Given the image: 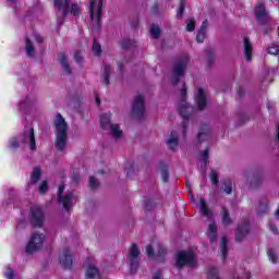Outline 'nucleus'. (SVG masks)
Returning a JSON list of instances; mask_svg holds the SVG:
<instances>
[{
  "mask_svg": "<svg viewBox=\"0 0 279 279\" xmlns=\"http://www.w3.org/2000/svg\"><path fill=\"white\" fill-rule=\"evenodd\" d=\"M53 128L56 133L54 147L58 151H64L66 145H69V125L64 118H62V114H56Z\"/></svg>",
  "mask_w": 279,
  "mask_h": 279,
  "instance_id": "nucleus-1",
  "label": "nucleus"
},
{
  "mask_svg": "<svg viewBox=\"0 0 279 279\" xmlns=\"http://www.w3.org/2000/svg\"><path fill=\"white\" fill-rule=\"evenodd\" d=\"M23 145H29L32 151H36V137L34 136V129H28L19 137H12L9 141V149H19Z\"/></svg>",
  "mask_w": 279,
  "mask_h": 279,
  "instance_id": "nucleus-2",
  "label": "nucleus"
},
{
  "mask_svg": "<svg viewBox=\"0 0 279 279\" xmlns=\"http://www.w3.org/2000/svg\"><path fill=\"white\" fill-rule=\"evenodd\" d=\"M57 199L59 204L63 205L64 210H71L72 206H75V203L77 202V196H75L73 191H68L64 193V185H60Z\"/></svg>",
  "mask_w": 279,
  "mask_h": 279,
  "instance_id": "nucleus-3",
  "label": "nucleus"
},
{
  "mask_svg": "<svg viewBox=\"0 0 279 279\" xmlns=\"http://www.w3.org/2000/svg\"><path fill=\"white\" fill-rule=\"evenodd\" d=\"M104 10V0H92L89 3V17L96 29H99L101 23V12Z\"/></svg>",
  "mask_w": 279,
  "mask_h": 279,
  "instance_id": "nucleus-4",
  "label": "nucleus"
},
{
  "mask_svg": "<svg viewBox=\"0 0 279 279\" xmlns=\"http://www.w3.org/2000/svg\"><path fill=\"white\" fill-rule=\"evenodd\" d=\"M71 3V0H54V8L56 10H59V12L62 13L63 16H66L69 12L73 16H80L81 9L77 3H72L71 9H69V4Z\"/></svg>",
  "mask_w": 279,
  "mask_h": 279,
  "instance_id": "nucleus-5",
  "label": "nucleus"
},
{
  "mask_svg": "<svg viewBox=\"0 0 279 279\" xmlns=\"http://www.w3.org/2000/svg\"><path fill=\"white\" fill-rule=\"evenodd\" d=\"M45 241H47V236L45 234L39 232L33 233L26 245V254H34V252H38V250L45 245Z\"/></svg>",
  "mask_w": 279,
  "mask_h": 279,
  "instance_id": "nucleus-6",
  "label": "nucleus"
},
{
  "mask_svg": "<svg viewBox=\"0 0 279 279\" xmlns=\"http://www.w3.org/2000/svg\"><path fill=\"white\" fill-rule=\"evenodd\" d=\"M100 125L104 130H109L113 138H121V136H123V131L119 124L110 123V113H104L100 116Z\"/></svg>",
  "mask_w": 279,
  "mask_h": 279,
  "instance_id": "nucleus-7",
  "label": "nucleus"
},
{
  "mask_svg": "<svg viewBox=\"0 0 279 279\" xmlns=\"http://www.w3.org/2000/svg\"><path fill=\"white\" fill-rule=\"evenodd\" d=\"M195 263H197V258H195L194 250L182 251L177 254L178 267H184V265H187V267H193Z\"/></svg>",
  "mask_w": 279,
  "mask_h": 279,
  "instance_id": "nucleus-8",
  "label": "nucleus"
},
{
  "mask_svg": "<svg viewBox=\"0 0 279 279\" xmlns=\"http://www.w3.org/2000/svg\"><path fill=\"white\" fill-rule=\"evenodd\" d=\"M31 221L35 228H43V221L45 220V214L43 213V208L33 207L31 209Z\"/></svg>",
  "mask_w": 279,
  "mask_h": 279,
  "instance_id": "nucleus-9",
  "label": "nucleus"
},
{
  "mask_svg": "<svg viewBox=\"0 0 279 279\" xmlns=\"http://www.w3.org/2000/svg\"><path fill=\"white\" fill-rule=\"evenodd\" d=\"M138 256H141V250H138V245L133 244L129 248V253L126 255V260L131 265V269H136L138 267Z\"/></svg>",
  "mask_w": 279,
  "mask_h": 279,
  "instance_id": "nucleus-10",
  "label": "nucleus"
},
{
  "mask_svg": "<svg viewBox=\"0 0 279 279\" xmlns=\"http://www.w3.org/2000/svg\"><path fill=\"white\" fill-rule=\"evenodd\" d=\"M34 43H43V37L38 34H33L31 37L26 38V54L29 58H34L35 56Z\"/></svg>",
  "mask_w": 279,
  "mask_h": 279,
  "instance_id": "nucleus-11",
  "label": "nucleus"
},
{
  "mask_svg": "<svg viewBox=\"0 0 279 279\" xmlns=\"http://www.w3.org/2000/svg\"><path fill=\"white\" fill-rule=\"evenodd\" d=\"M255 16L259 25H265V23L269 21V14L267 13V10H265V5L263 3L256 4Z\"/></svg>",
  "mask_w": 279,
  "mask_h": 279,
  "instance_id": "nucleus-12",
  "label": "nucleus"
},
{
  "mask_svg": "<svg viewBox=\"0 0 279 279\" xmlns=\"http://www.w3.org/2000/svg\"><path fill=\"white\" fill-rule=\"evenodd\" d=\"M85 276L87 279H101V275L99 274V268L95 266V264L88 260L85 264Z\"/></svg>",
  "mask_w": 279,
  "mask_h": 279,
  "instance_id": "nucleus-13",
  "label": "nucleus"
},
{
  "mask_svg": "<svg viewBox=\"0 0 279 279\" xmlns=\"http://www.w3.org/2000/svg\"><path fill=\"white\" fill-rule=\"evenodd\" d=\"M189 62V59H183L174 64V68L172 70L174 82H178L182 75H184V71H186V64Z\"/></svg>",
  "mask_w": 279,
  "mask_h": 279,
  "instance_id": "nucleus-14",
  "label": "nucleus"
},
{
  "mask_svg": "<svg viewBox=\"0 0 279 279\" xmlns=\"http://www.w3.org/2000/svg\"><path fill=\"white\" fill-rule=\"evenodd\" d=\"M59 262L62 267H64L65 269H70L71 265H73V258L69 248H63L60 252Z\"/></svg>",
  "mask_w": 279,
  "mask_h": 279,
  "instance_id": "nucleus-15",
  "label": "nucleus"
},
{
  "mask_svg": "<svg viewBox=\"0 0 279 279\" xmlns=\"http://www.w3.org/2000/svg\"><path fill=\"white\" fill-rule=\"evenodd\" d=\"M195 101L198 110H204V108H206L207 100H206V93L204 92V89L199 87L196 88Z\"/></svg>",
  "mask_w": 279,
  "mask_h": 279,
  "instance_id": "nucleus-16",
  "label": "nucleus"
},
{
  "mask_svg": "<svg viewBox=\"0 0 279 279\" xmlns=\"http://www.w3.org/2000/svg\"><path fill=\"white\" fill-rule=\"evenodd\" d=\"M133 112L135 114H143V112H145V100L143 99V96L138 95L135 97L133 102Z\"/></svg>",
  "mask_w": 279,
  "mask_h": 279,
  "instance_id": "nucleus-17",
  "label": "nucleus"
},
{
  "mask_svg": "<svg viewBox=\"0 0 279 279\" xmlns=\"http://www.w3.org/2000/svg\"><path fill=\"white\" fill-rule=\"evenodd\" d=\"M247 232H250V225L247 222L240 225L235 231L236 241H243L247 236Z\"/></svg>",
  "mask_w": 279,
  "mask_h": 279,
  "instance_id": "nucleus-18",
  "label": "nucleus"
},
{
  "mask_svg": "<svg viewBox=\"0 0 279 279\" xmlns=\"http://www.w3.org/2000/svg\"><path fill=\"white\" fill-rule=\"evenodd\" d=\"M254 51V47L247 37L244 38V57L247 62H252V52Z\"/></svg>",
  "mask_w": 279,
  "mask_h": 279,
  "instance_id": "nucleus-19",
  "label": "nucleus"
},
{
  "mask_svg": "<svg viewBox=\"0 0 279 279\" xmlns=\"http://www.w3.org/2000/svg\"><path fill=\"white\" fill-rule=\"evenodd\" d=\"M58 62H60L64 73L70 74L71 73V68H69V61L66 59V54H64V52H60L58 54Z\"/></svg>",
  "mask_w": 279,
  "mask_h": 279,
  "instance_id": "nucleus-20",
  "label": "nucleus"
},
{
  "mask_svg": "<svg viewBox=\"0 0 279 279\" xmlns=\"http://www.w3.org/2000/svg\"><path fill=\"white\" fill-rule=\"evenodd\" d=\"M207 236L210 243H215L217 241V223L210 222L207 230Z\"/></svg>",
  "mask_w": 279,
  "mask_h": 279,
  "instance_id": "nucleus-21",
  "label": "nucleus"
},
{
  "mask_svg": "<svg viewBox=\"0 0 279 279\" xmlns=\"http://www.w3.org/2000/svg\"><path fill=\"white\" fill-rule=\"evenodd\" d=\"M198 207L204 217H207V219H210V217H213V213H210V209H208V206L206 205V201H204L203 198L198 199Z\"/></svg>",
  "mask_w": 279,
  "mask_h": 279,
  "instance_id": "nucleus-22",
  "label": "nucleus"
},
{
  "mask_svg": "<svg viewBox=\"0 0 279 279\" xmlns=\"http://www.w3.org/2000/svg\"><path fill=\"white\" fill-rule=\"evenodd\" d=\"M193 111V108H191L189 106V104L186 102H182L181 107L179 108V112L181 114L182 118L184 119H189V113H191Z\"/></svg>",
  "mask_w": 279,
  "mask_h": 279,
  "instance_id": "nucleus-23",
  "label": "nucleus"
},
{
  "mask_svg": "<svg viewBox=\"0 0 279 279\" xmlns=\"http://www.w3.org/2000/svg\"><path fill=\"white\" fill-rule=\"evenodd\" d=\"M167 145L170 149H175L178 147V132H172L170 134Z\"/></svg>",
  "mask_w": 279,
  "mask_h": 279,
  "instance_id": "nucleus-24",
  "label": "nucleus"
},
{
  "mask_svg": "<svg viewBox=\"0 0 279 279\" xmlns=\"http://www.w3.org/2000/svg\"><path fill=\"white\" fill-rule=\"evenodd\" d=\"M206 25L207 23L204 22L203 25L199 27L198 33L196 35L197 43H204V39L206 38Z\"/></svg>",
  "mask_w": 279,
  "mask_h": 279,
  "instance_id": "nucleus-25",
  "label": "nucleus"
},
{
  "mask_svg": "<svg viewBox=\"0 0 279 279\" xmlns=\"http://www.w3.org/2000/svg\"><path fill=\"white\" fill-rule=\"evenodd\" d=\"M40 175H43L40 168H34L33 173L31 175V184H36V182L40 180Z\"/></svg>",
  "mask_w": 279,
  "mask_h": 279,
  "instance_id": "nucleus-26",
  "label": "nucleus"
},
{
  "mask_svg": "<svg viewBox=\"0 0 279 279\" xmlns=\"http://www.w3.org/2000/svg\"><path fill=\"white\" fill-rule=\"evenodd\" d=\"M31 106H34V100L31 98H24L20 104V110H26V108H31Z\"/></svg>",
  "mask_w": 279,
  "mask_h": 279,
  "instance_id": "nucleus-27",
  "label": "nucleus"
},
{
  "mask_svg": "<svg viewBox=\"0 0 279 279\" xmlns=\"http://www.w3.org/2000/svg\"><path fill=\"white\" fill-rule=\"evenodd\" d=\"M220 252L222 254V258H226L228 254V240L226 238H222L220 241Z\"/></svg>",
  "mask_w": 279,
  "mask_h": 279,
  "instance_id": "nucleus-28",
  "label": "nucleus"
},
{
  "mask_svg": "<svg viewBox=\"0 0 279 279\" xmlns=\"http://www.w3.org/2000/svg\"><path fill=\"white\" fill-rule=\"evenodd\" d=\"M222 223L225 226H230L232 223V219H230L227 208H222Z\"/></svg>",
  "mask_w": 279,
  "mask_h": 279,
  "instance_id": "nucleus-29",
  "label": "nucleus"
},
{
  "mask_svg": "<svg viewBox=\"0 0 279 279\" xmlns=\"http://www.w3.org/2000/svg\"><path fill=\"white\" fill-rule=\"evenodd\" d=\"M221 189L223 193H227V195H230V193H232V181L231 180L226 181Z\"/></svg>",
  "mask_w": 279,
  "mask_h": 279,
  "instance_id": "nucleus-30",
  "label": "nucleus"
},
{
  "mask_svg": "<svg viewBox=\"0 0 279 279\" xmlns=\"http://www.w3.org/2000/svg\"><path fill=\"white\" fill-rule=\"evenodd\" d=\"M104 82L105 84H110V81L108 80V77H110V71H112V68L110 65H105L104 66Z\"/></svg>",
  "mask_w": 279,
  "mask_h": 279,
  "instance_id": "nucleus-31",
  "label": "nucleus"
},
{
  "mask_svg": "<svg viewBox=\"0 0 279 279\" xmlns=\"http://www.w3.org/2000/svg\"><path fill=\"white\" fill-rule=\"evenodd\" d=\"M268 53L270 56H278V53H279V45L278 44H271L270 47H268Z\"/></svg>",
  "mask_w": 279,
  "mask_h": 279,
  "instance_id": "nucleus-32",
  "label": "nucleus"
},
{
  "mask_svg": "<svg viewBox=\"0 0 279 279\" xmlns=\"http://www.w3.org/2000/svg\"><path fill=\"white\" fill-rule=\"evenodd\" d=\"M150 35L153 36V38H159L160 37V27H158L156 25H151L150 26Z\"/></svg>",
  "mask_w": 279,
  "mask_h": 279,
  "instance_id": "nucleus-33",
  "label": "nucleus"
},
{
  "mask_svg": "<svg viewBox=\"0 0 279 279\" xmlns=\"http://www.w3.org/2000/svg\"><path fill=\"white\" fill-rule=\"evenodd\" d=\"M92 51L95 53V56H101V46L97 43V40H94Z\"/></svg>",
  "mask_w": 279,
  "mask_h": 279,
  "instance_id": "nucleus-34",
  "label": "nucleus"
},
{
  "mask_svg": "<svg viewBox=\"0 0 279 279\" xmlns=\"http://www.w3.org/2000/svg\"><path fill=\"white\" fill-rule=\"evenodd\" d=\"M186 31L194 32L195 31V20L190 19L186 21Z\"/></svg>",
  "mask_w": 279,
  "mask_h": 279,
  "instance_id": "nucleus-35",
  "label": "nucleus"
},
{
  "mask_svg": "<svg viewBox=\"0 0 279 279\" xmlns=\"http://www.w3.org/2000/svg\"><path fill=\"white\" fill-rule=\"evenodd\" d=\"M268 258L271 263H278V255H276L274 250H268Z\"/></svg>",
  "mask_w": 279,
  "mask_h": 279,
  "instance_id": "nucleus-36",
  "label": "nucleus"
},
{
  "mask_svg": "<svg viewBox=\"0 0 279 279\" xmlns=\"http://www.w3.org/2000/svg\"><path fill=\"white\" fill-rule=\"evenodd\" d=\"M202 169H204V167H206V162H208V149H205L202 154Z\"/></svg>",
  "mask_w": 279,
  "mask_h": 279,
  "instance_id": "nucleus-37",
  "label": "nucleus"
},
{
  "mask_svg": "<svg viewBox=\"0 0 279 279\" xmlns=\"http://www.w3.org/2000/svg\"><path fill=\"white\" fill-rule=\"evenodd\" d=\"M219 175L217 174V170H213L210 172V180L213 182V184L217 185V183L219 182Z\"/></svg>",
  "mask_w": 279,
  "mask_h": 279,
  "instance_id": "nucleus-38",
  "label": "nucleus"
},
{
  "mask_svg": "<svg viewBox=\"0 0 279 279\" xmlns=\"http://www.w3.org/2000/svg\"><path fill=\"white\" fill-rule=\"evenodd\" d=\"M89 186L90 189H97L99 186V181L95 177H89Z\"/></svg>",
  "mask_w": 279,
  "mask_h": 279,
  "instance_id": "nucleus-39",
  "label": "nucleus"
},
{
  "mask_svg": "<svg viewBox=\"0 0 279 279\" xmlns=\"http://www.w3.org/2000/svg\"><path fill=\"white\" fill-rule=\"evenodd\" d=\"M4 277L7 279H14V270H12L10 267L5 268Z\"/></svg>",
  "mask_w": 279,
  "mask_h": 279,
  "instance_id": "nucleus-40",
  "label": "nucleus"
},
{
  "mask_svg": "<svg viewBox=\"0 0 279 279\" xmlns=\"http://www.w3.org/2000/svg\"><path fill=\"white\" fill-rule=\"evenodd\" d=\"M208 277L211 279H220L216 268L209 269Z\"/></svg>",
  "mask_w": 279,
  "mask_h": 279,
  "instance_id": "nucleus-41",
  "label": "nucleus"
},
{
  "mask_svg": "<svg viewBox=\"0 0 279 279\" xmlns=\"http://www.w3.org/2000/svg\"><path fill=\"white\" fill-rule=\"evenodd\" d=\"M48 184L47 181H44L39 185V193H47Z\"/></svg>",
  "mask_w": 279,
  "mask_h": 279,
  "instance_id": "nucleus-42",
  "label": "nucleus"
},
{
  "mask_svg": "<svg viewBox=\"0 0 279 279\" xmlns=\"http://www.w3.org/2000/svg\"><path fill=\"white\" fill-rule=\"evenodd\" d=\"M183 12H184V2H181V3H180V7H179V10H178V12H177L178 19H182Z\"/></svg>",
  "mask_w": 279,
  "mask_h": 279,
  "instance_id": "nucleus-43",
  "label": "nucleus"
},
{
  "mask_svg": "<svg viewBox=\"0 0 279 279\" xmlns=\"http://www.w3.org/2000/svg\"><path fill=\"white\" fill-rule=\"evenodd\" d=\"M146 254L149 258H154V247L151 245L146 246Z\"/></svg>",
  "mask_w": 279,
  "mask_h": 279,
  "instance_id": "nucleus-44",
  "label": "nucleus"
},
{
  "mask_svg": "<svg viewBox=\"0 0 279 279\" xmlns=\"http://www.w3.org/2000/svg\"><path fill=\"white\" fill-rule=\"evenodd\" d=\"M257 213L258 215H263V213H267V204L259 205Z\"/></svg>",
  "mask_w": 279,
  "mask_h": 279,
  "instance_id": "nucleus-45",
  "label": "nucleus"
},
{
  "mask_svg": "<svg viewBox=\"0 0 279 279\" xmlns=\"http://www.w3.org/2000/svg\"><path fill=\"white\" fill-rule=\"evenodd\" d=\"M166 254H167V250L165 248V246L159 245L158 255L159 256H165Z\"/></svg>",
  "mask_w": 279,
  "mask_h": 279,
  "instance_id": "nucleus-46",
  "label": "nucleus"
},
{
  "mask_svg": "<svg viewBox=\"0 0 279 279\" xmlns=\"http://www.w3.org/2000/svg\"><path fill=\"white\" fill-rule=\"evenodd\" d=\"M74 59H75L76 62H82V52L76 51L74 53Z\"/></svg>",
  "mask_w": 279,
  "mask_h": 279,
  "instance_id": "nucleus-47",
  "label": "nucleus"
},
{
  "mask_svg": "<svg viewBox=\"0 0 279 279\" xmlns=\"http://www.w3.org/2000/svg\"><path fill=\"white\" fill-rule=\"evenodd\" d=\"M206 136H208L207 132H199L198 133V141H202L203 138H206Z\"/></svg>",
  "mask_w": 279,
  "mask_h": 279,
  "instance_id": "nucleus-48",
  "label": "nucleus"
},
{
  "mask_svg": "<svg viewBox=\"0 0 279 279\" xmlns=\"http://www.w3.org/2000/svg\"><path fill=\"white\" fill-rule=\"evenodd\" d=\"M270 230L272 234H278V228H276L275 226H270Z\"/></svg>",
  "mask_w": 279,
  "mask_h": 279,
  "instance_id": "nucleus-49",
  "label": "nucleus"
},
{
  "mask_svg": "<svg viewBox=\"0 0 279 279\" xmlns=\"http://www.w3.org/2000/svg\"><path fill=\"white\" fill-rule=\"evenodd\" d=\"M153 279H162V275L160 272H156Z\"/></svg>",
  "mask_w": 279,
  "mask_h": 279,
  "instance_id": "nucleus-50",
  "label": "nucleus"
},
{
  "mask_svg": "<svg viewBox=\"0 0 279 279\" xmlns=\"http://www.w3.org/2000/svg\"><path fill=\"white\" fill-rule=\"evenodd\" d=\"M181 95H182V98L184 99V95H186V87H185V86H183V89H182V92H181Z\"/></svg>",
  "mask_w": 279,
  "mask_h": 279,
  "instance_id": "nucleus-51",
  "label": "nucleus"
},
{
  "mask_svg": "<svg viewBox=\"0 0 279 279\" xmlns=\"http://www.w3.org/2000/svg\"><path fill=\"white\" fill-rule=\"evenodd\" d=\"M183 134H186V124H183Z\"/></svg>",
  "mask_w": 279,
  "mask_h": 279,
  "instance_id": "nucleus-52",
  "label": "nucleus"
},
{
  "mask_svg": "<svg viewBox=\"0 0 279 279\" xmlns=\"http://www.w3.org/2000/svg\"><path fill=\"white\" fill-rule=\"evenodd\" d=\"M167 172H163V180L167 181Z\"/></svg>",
  "mask_w": 279,
  "mask_h": 279,
  "instance_id": "nucleus-53",
  "label": "nucleus"
},
{
  "mask_svg": "<svg viewBox=\"0 0 279 279\" xmlns=\"http://www.w3.org/2000/svg\"><path fill=\"white\" fill-rule=\"evenodd\" d=\"M96 104H97V106H99V104H100L99 98H96Z\"/></svg>",
  "mask_w": 279,
  "mask_h": 279,
  "instance_id": "nucleus-54",
  "label": "nucleus"
},
{
  "mask_svg": "<svg viewBox=\"0 0 279 279\" xmlns=\"http://www.w3.org/2000/svg\"><path fill=\"white\" fill-rule=\"evenodd\" d=\"M123 48H124V49H129L130 47H128V46H123Z\"/></svg>",
  "mask_w": 279,
  "mask_h": 279,
  "instance_id": "nucleus-55",
  "label": "nucleus"
},
{
  "mask_svg": "<svg viewBox=\"0 0 279 279\" xmlns=\"http://www.w3.org/2000/svg\"><path fill=\"white\" fill-rule=\"evenodd\" d=\"M8 1H10L11 3L14 2V0H8Z\"/></svg>",
  "mask_w": 279,
  "mask_h": 279,
  "instance_id": "nucleus-56",
  "label": "nucleus"
}]
</instances>
